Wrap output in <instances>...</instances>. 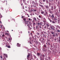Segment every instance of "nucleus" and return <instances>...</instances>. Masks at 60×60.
Listing matches in <instances>:
<instances>
[{
	"label": "nucleus",
	"mask_w": 60,
	"mask_h": 60,
	"mask_svg": "<svg viewBox=\"0 0 60 60\" xmlns=\"http://www.w3.org/2000/svg\"><path fill=\"white\" fill-rule=\"evenodd\" d=\"M30 59H33V56H32L30 57Z\"/></svg>",
	"instance_id": "473e14b6"
},
{
	"label": "nucleus",
	"mask_w": 60,
	"mask_h": 60,
	"mask_svg": "<svg viewBox=\"0 0 60 60\" xmlns=\"http://www.w3.org/2000/svg\"><path fill=\"white\" fill-rule=\"evenodd\" d=\"M10 46L9 45L8 46V48H10Z\"/></svg>",
	"instance_id": "c9c22d12"
},
{
	"label": "nucleus",
	"mask_w": 60,
	"mask_h": 60,
	"mask_svg": "<svg viewBox=\"0 0 60 60\" xmlns=\"http://www.w3.org/2000/svg\"><path fill=\"white\" fill-rule=\"evenodd\" d=\"M46 2L47 4H48L49 3V2H48V0H46Z\"/></svg>",
	"instance_id": "bb28decb"
},
{
	"label": "nucleus",
	"mask_w": 60,
	"mask_h": 60,
	"mask_svg": "<svg viewBox=\"0 0 60 60\" xmlns=\"http://www.w3.org/2000/svg\"><path fill=\"white\" fill-rule=\"evenodd\" d=\"M54 40H55V41H56V39H54Z\"/></svg>",
	"instance_id": "052dcab7"
},
{
	"label": "nucleus",
	"mask_w": 60,
	"mask_h": 60,
	"mask_svg": "<svg viewBox=\"0 0 60 60\" xmlns=\"http://www.w3.org/2000/svg\"><path fill=\"white\" fill-rule=\"evenodd\" d=\"M8 21H9V22H10V20H9V19L8 20Z\"/></svg>",
	"instance_id": "864d4df0"
},
{
	"label": "nucleus",
	"mask_w": 60,
	"mask_h": 60,
	"mask_svg": "<svg viewBox=\"0 0 60 60\" xmlns=\"http://www.w3.org/2000/svg\"><path fill=\"white\" fill-rule=\"evenodd\" d=\"M38 26H41V23L40 22H38Z\"/></svg>",
	"instance_id": "f03ea898"
},
{
	"label": "nucleus",
	"mask_w": 60,
	"mask_h": 60,
	"mask_svg": "<svg viewBox=\"0 0 60 60\" xmlns=\"http://www.w3.org/2000/svg\"><path fill=\"white\" fill-rule=\"evenodd\" d=\"M2 36L3 37H4V34H3L2 35Z\"/></svg>",
	"instance_id": "37998d69"
},
{
	"label": "nucleus",
	"mask_w": 60,
	"mask_h": 60,
	"mask_svg": "<svg viewBox=\"0 0 60 60\" xmlns=\"http://www.w3.org/2000/svg\"><path fill=\"white\" fill-rule=\"evenodd\" d=\"M19 33H21V34H22V31H20Z\"/></svg>",
	"instance_id": "58836bf2"
},
{
	"label": "nucleus",
	"mask_w": 60,
	"mask_h": 60,
	"mask_svg": "<svg viewBox=\"0 0 60 60\" xmlns=\"http://www.w3.org/2000/svg\"><path fill=\"white\" fill-rule=\"evenodd\" d=\"M36 6H34V7L35 8V7H36Z\"/></svg>",
	"instance_id": "e2e57ef3"
},
{
	"label": "nucleus",
	"mask_w": 60,
	"mask_h": 60,
	"mask_svg": "<svg viewBox=\"0 0 60 60\" xmlns=\"http://www.w3.org/2000/svg\"><path fill=\"white\" fill-rule=\"evenodd\" d=\"M27 23H28V22H29V21H27Z\"/></svg>",
	"instance_id": "49530a36"
},
{
	"label": "nucleus",
	"mask_w": 60,
	"mask_h": 60,
	"mask_svg": "<svg viewBox=\"0 0 60 60\" xmlns=\"http://www.w3.org/2000/svg\"><path fill=\"white\" fill-rule=\"evenodd\" d=\"M30 34H31V35H32V33H30Z\"/></svg>",
	"instance_id": "774afa93"
},
{
	"label": "nucleus",
	"mask_w": 60,
	"mask_h": 60,
	"mask_svg": "<svg viewBox=\"0 0 60 60\" xmlns=\"http://www.w3.org/2000/svg\"><path fill=\"white\" fill-rule=\"evenodd\" d=\"M34 11H36V10L35 9L34 10Z\"/></svg>",
	"instance_id": "5fc2aeb1"
},
{
	"label": "nucleus",
	"mask_w": 60,
	"mask_h": 60,
	"mask_svg": "<svg viewBox=\"0 0 60 60\" xmlns=\"http://www.w3.org/2000/svg\"><path fill=\"white\" fill-rule=\"evenodd\" d=\"M40 6H41V7H42V8H43V6L42 5H40Z\"/></svg>",
	"instance_id": "c756f323"
},
{
	"label": "nucleus",
	"mask_w": 60,
	"mask_h": 60,
	"mask_svg": "<svg viewBox=\"0 0 60 60\" xmlns=\"http://www.w3.org/2000/svg\"><path fill=\"white\" fill-rule=\"evenodd\" d=\"M52 23H55V22H54V21H52Z\"/></svg>",
	"instance_id": "c85d7f7f"
},
{
	"label": "nucleus",
	"mask_w": 60,
	"mask_h": 60,
	"mask_svg": "<svg viewBox=\"0 0 60 60\" xmlns=\"http://www.w3.org/2000/svg\"><path fill=\"white\" fill-rule=\"evenodd\" d=\"M8 45H6V47H8Z\"/></svg>",
	"instance_id": "0e129e2a"
},
{
	"label": "nucleus",
	"mask_w": 60,
	"mask_h": 60,
	"mask_svg": "<svg viewBox=\"0 0 60 60\" xmlns=\"http://www.w3.org/2000/svg\"><path fill=\"white\" fill-rule=\"evenodd\" d=\"M47 27H49V26H50L49 25V24H47Z\"/></svg>",
	"instance_id": "a211bd4d"
},
{
	"label": "nucleus",
	"mask_w": 60,
	"mask_h": 60,
	"mask_svg": "<svg viewBox=\"0 0 60 60\" xmlns=\"http://www.w3.org/2000/svg\"><path fill=\"white\" fill-rule=\"evenodd\" d=\"M37 55L38 56H40V54L39 53H37Z\"/></svg>",
	"instance_id": "9d476101"
},
{
	"label": "nucleus",
	"mask_w": 60,
	"mask_h": 60,
	"mask_svg": "<svg viewBox=\"0 0 60 60\" xmlns=\"http://www.w3.org/2000/svg\"><path fill=\"white\" fill-rule=\"evenodd\" d=\"M43 22H46V20H44L43 21Z\"/></svg>",
	"instance_id": "e433bc0d"
},
{
	"label": "nucleus",
	"mask_w": 60,
	"mask_h": 60,
	"mask_svg": "<svg viewBox=\"0 0 60 60\" xmlns=\"http://www.w3.org/2000/svg\"><path fill=\"white\" fill-rule=\"evenodd\" d=\"M43 36H44V37L45 36L44 35V34H43Z\"/></svg>",
	"instance_id": "338daca9"
},
{
	"label": "nucleus",
	"mask_w": 60,
	"mask_h": 60,
	"mask_svg": "<svg viewBox=\"0 0 60 60\" xmlns=\"http://www.w3.org/2000/svg\"><path fill=\"white\" fill-rule=\"evenodd\" d=\"M27 26H28H28H29V24H27Z\"/></svg>",
	"instance_id": "603ef678"
},
{
	"label": "nucleus",
	"mask_w": 60,
	"mask_h": 60,
	"mask_svg": "<svg viewBox=\"0 0 60 60\" xmlns=\"http://www.w3.org/2000/svg\"><path fill=\"white\" fill-rule=\"evenodd\" d=\"M56 31H57V32H60V30H56Z\"/></svg>",
	"instance_id": "5701e85b"
},
{
	"label": "nucleus",
	"mask_w": 60,
	"mask_h": 60,
	"mask_svg": "<svg viewBox=\"0 0 60 60\" xmlns=\"http://www.w3.org/2000/svg\"><path fill=\"white\" fill-rule=\"evenodd\" d=\"M30 54L29 53L28 54V56H27V58H30Z\"/></svg>",
	"instance_id": "7ed1b4c3"
},
{
	"label": "nucleus",
	"mask_w": 60,
	"mask_h": 60,
	"mask_svg": "<svg viewBox=\"0 0 60 60\" xmlns=\"http://www.w3.org/2000/svg\"><path fill=\"white\" fill-rule=\"evenodd\" d=\"M23 20H24V21H26V18H24L23 19Z\"/></svg>",
	"instance_id": "f704fd0d"
},
{
	"label": "nucleus",
	"mask_w": 60,
	"mask_h": 60,
	"mask_svg": "<svg viewBox=\"0 0 60 60\" xmlns=\"http://www.w3.org/2000/svg\"><path fill=\"white\" fill-rule=\"evenodd\" d=\"M49 15V17H50L51 16V15Z\"/></svg>",
	"instance_id": "13d9d810"
},
{
	"label": "nucleus",
	"mask_w": 60,
	"mask_h": 60,
	"mask_svg": "<svg viewBox=\"0 0 60 60\" xmlns=\"http://www.w3.org/2000/svg\"><path fill=\"white\" fill-rule=\"evenodd\" d=\"M10 40H11V39L10 38H9L8 39V40L7 39V41H10Z\"/></svg>",
	"instance_id": "72a5a7b5"
},
{
	"label": "nucleus",
	"mask_w": 60,
	"mask_h": 60,
	"mask_svg": "<svg viewBox=\"0 0 60 60\" xmlns=\"http://www.w3.org/2000/svg\"><path fill=\"white\" fill-rule=\"evenodd\" d=\"M53 37H55V35L54 34L53 35Z\"/></svg>",
	"instance_id": "de8ad7c7"
},
{
	"label": "nucleus",
	"mask_w": 60,
	"mask_h": 60,
	"mask_svg": "<svg viewBox=\"0 0 60 60\" xmlns=\"http://www.w3.org/2000/svg\"><path fill=\"white\" fill-rule=\"evenodd\" d=\"M28 20H29V21H32V19H31L30 18H29L28 19Z\"/></svg>",
	"instance_id": "f3484780"
},
{
	"label": "nucleus",
	"mask_w": 60,
	"mask_h": 60,
	"mask_svg": "<svg viewBox=\"0 0 60 60\" xmlns=\"http://www.w3.org/2000/svg\"><path fill=\"white\" fill-rule=\"evenodd\" d=\"M17 47H20V44H19V43H17Z\"/></svg>",
	"instance_id": "0eeeda50"
},
{
	"label": "nucleus",
	"mask_w": 60,
	"mask_h": 60,
	"mask_svg": "<svg viewBox=\"0 0 60 60\" xmlns=\"http://www.w3.org/2000/svg\"><path fill=\"white\" fill-rule=\"evenodd\" d=\"M25 23L26 25L27 24H28V23H27V21H25Z\"/></svg>",
	"instance_id": "9b49d317"
},
{
	"label": "nucleus",
	"mask_w": 60,
	"mask_h": 60,
	"mask_svg": "<svg viewBox=\"0 0 60 60\" xmlns=\"http://www.w3.org/2000/svg\"><path fill=\"white\" fill-rule=\"evenodd\" d=\"M45 13H46V14H44V15H45V16H46V15H47V14H48V13H47V12H46Z\"/></svg>",
	"instance_id": "6ab92c4d"
},
{
	"label": "nucleus",
	"mask_w": 60,
	"mask_h": 60,
	"mask_svg": "<svg viewBox=\"0 0 60 60\" xmlns=\"http://www.w3.org/2000/svg\"><path fill=\"white\" fill-rule=\"evenodd\" d=\"M43 2H44L45 1V0H43Z\"/></svg>",
	"instance_id": "3c124183"
},
{
	"label": "nucleus",
	"mask_w": 60,
	"mask_h": 60,
	"mask_svg": "<svg viewBox=\"0 0 60 60\" xmlns=\"http://www.w3.org/2000/svg\"><path fill=\"white\" fill-rule=\"evenodd\" d=\"M19 1H20V4H22V0H18Z\"/></svg>",
	"instance_id": "dca6fc26"
},
{
	"label": "nucleus",
	"mask_w": 60,
	"mask_h": 60,
	"mask_svg": "<svg viewBox=\"0 0 60 60\" xmlns=\"http://www.w3.org/2000/svg\"><path fill=\"white\" fill-rule=\"evenodd\" d=\"M22 5H23V4L21 3V6H22Z\"/></svg>",
	"instance_id": "09e8293b"
},
{
	"label": "nucleus",
	"mask_w": 60,
	"mask_h": 60,
	"mask_svg": "<svg viewBox=\"0 0 60 60\" xmlns=\"http://www.w3.org/2000/svg\"><path fill=\"white\" fill-rule=\"evenodd\" d=\"M56 36H58V35H57V34H56Z\"/></svg>",
	"instance_id": "a19ab883"
},
{
	"label": "nucleus",
	"mask_w": 60,
	"mask_h": 60,
	"mask_svg": "<svg viewBox=\"0 0 60 60\" xmlns=\"http://www.w3.org/2000/svg\"><path fill=\"white\" fill-rule=\"evenodd\" d=\"M41 13L42 14H44V12L42 11L41 12Z\"/></svg>",
	"instance_id": "2eb2a0df"
},
{
	"label": "nucleus",
	"mask_w": 60,
	"mask_h": 60,
	"mask_svg": "<svg viewBox=\"0 0 60 60\" xmlns=\"http://www.w3.org/2000/svg\"><path fill=\"white\" fill-rule=\"evenodd\" d=\"M42 40H43V41H44V40H45V39H44V38H43Z\"/></svg>",
	"instance_id": "4d7b16f0"
},
{
	"label": "nucleus",
	"mask_w": 60,
	"mask_h": 60,
	"mask_svg": "<svg viewBox=\"0 0 60 60\" xmlns=\"http://www.w3.org/2000/svg\"><path fill=\"white\" fill-rule=\"evenodd\" d=\"M5 35H10V34H9L8 33H6L5 34Z\"/></svg>",
	"instance_id": "1a4fd4ad"
},
{
	"label": "nucleus",
	"mask_w": 60,
	"mask_h": 60,
	"mask_svg": "<svg viewBox=\"0 0 60 60\" xmlns=\"http://www.w3.org/2000/svg\"><path fill=\"white\" fill-rule=\"evenodd\" d=\"M51 34H55V33H54L53 32H51Z\"/></svg>",
	"instance_id": "4be33fe9"
},
{
	"label": "nucleus",
	"mask_w": 60,
	"mask_h": 60,
	"mask_svg": "<svg viewBox=\"0 0 60 60\" xmlns=\"http://www.w3.org/2000/svg\"><path fill=\"white\" fill-rule=\"evenodd\" d=\"M42 56H43V57H45V55H42Z\"/></svg>",
	"instance_id": "4c0bfd02"
},
{
	"label": "nucleus",
	"mask_w": 60,
	"mask_h": 60,
	"mask_svg": "<svg viewBox=\"0 0 60 60\" xmlns=\"http://www.w3.org/2000/svg\"><path fill=\"white\" fill-rule=\"evenodd\" d=\"M42 25H40L39 26H39V27L40 28H42V27H41V26Z\"/></svg>",
	"instance_id": "aec40b11"
},
{
	"label": "nucleus",
	"mask_w": 60,
	"mask_h": 60,
	"mask_svg": "<svg viewBox=\"0 0 60 60\" xmlns=\"http://www.w3.org/2000/svg\"><path fill=\"white\" fill-rule=\"evenodd\" d=\"M32 23L33 24V26H35L36 25V23L35 22H34V21H32Z\"/></svg>",
	"instance_id": "f257e3e1"
},
{
	"label": "nucleus",
	"mask_w": 60,
	"mask_h": 60,
	"mask_svg": "<svg viewBox=\"0 0 60 60\" xmlns=\"http://www.w3.org/2000/svg\"><path fill=\"white\" fill-rule=\"evenodd\" d=\"M45 8H46V9H48L49 8V6H48V5L45 6Z\"/></svg>",
	"instance_id": "4468645a"
},
{
	"label": "nucleus",
	"mask_w": 60,
	"mask_h": 60,
	"mask_svg": "<svg viewBox=\"0 0 60 60\" xmlns=\"http://www.w3.org/2000/svg\"><path fill=\"white\" fill-rule=\"evenodd\" d=\"M51 8H53V6H52L51 7Z\"/></svg>",
	"instance_id": "69168bd1"
},
{
	"label": "nucleus",
	"mask_w": 60,
	"mask_h": 60,
	"mask_svg": "<svg viewBox=\"0 0 60 60\" xmlns=\"http://www.w3.org/2000/svg\"><path fill=\"white\" fill-rule=\"evenodd\" d=\"M24 16H22V17H21V18H24Z\"/></svg>",
	"instance_id": "bf43d9fd"
},
{
	"label": "nucleus",
	"mask_w": 60,
	"mask_h": 60,
	"mask_svg": "<svg viewBox=\"0 0 60 60\" xmlns=\"http://www.w3.org/2000/svg\"><path fill=\"white\" fill-rule=\"evenodd\" d=\"M33 56L34 58H36V56H35V55H34Z\"/></svg>",
	"instance_id": "b1692460"
},
{
	"label": "nucleus",
	"mask_w": 60,
	"mask_h": 60,
	"mask_svg": "<svg viewBox=\"0 0 60 60\" xmlns=\"http://www.w3.org/2000/svg\"><path fill=\"white\" fill-rule=\"evenodd\" d=\"M39 17L40 18H41V17L40 15H39Z\"/></svg>",
	"instance_id": "a18cd8bd"
},
{
	"label": "nucleus",
	"mask_w": 60,
	"mask_h": 60,
	"mask_svg": "<svg viewBox=\"0 0 60 60\" xmlns=\"http://www.w3.org/2000/svg\"><path fill=\"white\" fill-rule=\"evenodd\" d=\"M59 43H60V39H59Z\"/></svg>",
	"instance_id": "79ce46f5"
},
{
	"label": "nucleus",
	"mask_w": 60,
	"mask_h": 60,
	"mask_svg": "<svg viewBox=\"0 0 60 60\" xmlns=\"http://www.w3.org/2000/svg\"><path fill=\"white\" fill-rule=\"evenodd\" d=\"M48 19L49 20V21H50V22H52V20H51L49 19V18H48Z\"/></svg>",
	"instance_id": "393cba45"
},
{
	"label": "nucleus",
	"mask_w": 60,
	"mask_h": 60,
	"mask_svg": "<svg viewBox=\"0 0 60 60\" xmlns=\"http://www.w3.org/2000/svg\"><path fill=\"white\" fill-rule=\"evenodd\" d=\"M36 28L37 29H38V25L36 26Z\"/></svg>",
	"instance_id": "7c9ffc66"
},
{
	"label": "nucleus",
	"mask_w": 60,
	"mask_h": 60,
	"mask_svg": "<svg viewBox=\"0 0 60 60\" xmlns=\"http://www.w3.org/2000/svg\"><path fill=\"white\" fill-rule=\"evenodd\" d=\"M55 32H57V30H56L55 31Z\"/></svg>",
	"instance_id": "680f3d73"
},
{
	"label": "nucleus",
	"mask_w": 60,
	"mask_h": 60,
	"mask_svg": "<svg viewBox=\"0 0 60 60\" xmlns=\"http://www.w3.org/2000/svg\"><path fill=\"white\" fill-rule=\"evenodd\" d=\"M37 34L38 35H40V34H39V33H37Z\"/></svg>",
	"instance_id": "c03bdc74"
},
{
	"label": "nucleus",
	"mask_w": 60,
	"mask_h": 60,
	"mask_svg": "<svg viewBox=\"0 0 60 60\" xmlns=\"http://www.w3.org/2000/svg\"><path fill=\"white\" fill-rule=\"evenodd\" d=\"M44 34H47V33L46 32H45V31L44 32Z\"/></svg>",
	"instance_id": "ea45409f"
},
{
	"label": "nucleus",
	"mask_w": 60,
	"mask_h": 60,
	"mask_svg": "<svg viewBox=\"0 0 60 60\" xmlns=\"http://www.w3.org/2000/svg\"><path fill=\"white\" fill-rule=\"evenodd\" d=\"M33 20H35L36 22H37V19H36V18L35 17L33 18Z\"/></svg>",
	"instance_id": "20e7f679"
},
{
	"label": "nucleus",
	"mask_w": 60,
	"mask_h": 60,
	"mask_svg": "<svg viewBox=\"0 0 60 60\" xmlns=\"http://www.w3.org/2000/svg\"><path fill=\"white\" fill-rule=\"evenodd\" d=\"M54 20H56L57 19H56V17H55L54 18Z\"/></svg>",
	"instance_id": "a878e982"
},
{
	"label": "nucleus",
	"mask_w": 60,
	"mask_h": 60,
	"mask_svg": "<svg viewBox=\"0 0 60 60\" xmlns=\"http://www.w3.org/2000/svg\"><path fill=\"white\" fill-rule=\"evenodd\" d=\"M4 56H5L6 57H7H7L8 56H7V55L6 54H4Z\"/></svg>",
	"instance_id": "f8f14e48"
},
{
	"label": "nucleus",
	"mask_w": 60,
	"mask_h": 60,
	"mask_svg": "<svg viewBox=\"0 0 60 60\" xmlns=\"http://www.w3.org/2000/svg\"><path fill=\"white\" fill-rule=\"evenodd\" d=\"M49 12L50 13H53V11H51V10H49Z\"/></svg>",
	"instance_id": "ddd939ff"
},
{
	"label": "nucleus",
	"mask_w": 60,
	"mask_h": 60,
	"mask_svg": "<svg viewBox=\"0 0 60 60\" xmlns=\"http://www.w3.org/2000/svg\"><path fill=\"white\" fill-rule=\"evenodd\" d=\"M56 26V27H57V28H60V27L58 25H57V26Z\"/></svg>",
	"instance_id": "412c9836"
},
{
	"label": "nucleus",
	"mask_w": 60,
	"mask_h": 60,
	"mask_svg": "<svg viewBox=\"0 0 60 60\" xmlns=\"http://www.w3.org/2000/svg\"><path fill=\"white\" fill-rule=\"evenodd\" d=\"M44 48H46V45H44Z\"/></svg>",
	"instance_id": "cd10ccee"
},
{
	"label": "nucleus",
	"mask_w": 60,
	"mask_h": 60,
	"mask_svg": "<svg viewBox=\"0 0 60 60\" xmlns=\"http://www.w3.org/2000/svg\"><path fill=\"white\" fill-rule=\"evenodd\" d=\"M2 16L1 15H0V19L1 18H2Z\"/></svg>",
	"instance_id": "2f4dec72"
},
{
	"label": "nucleus",
	"mask_w": 60,
	"mask_h": 60,
	"mask_svg": "<svg viewBox=\"0 0 60 60\" xmlns=\"http://www.w3.org/2000/svg\"><path fill=\"white\" fill-rule=\"evenodd\" d=\"M51 17L52 18V19H53V18H54V15L52 14V16H51Z\"/></svg>",
	"instance_id": "6e6552de"
},
{
	"label": "nucleus",
	"mask_w": 60,
	"mask_h": 60,
	"mask_svg": "<svg viewBox=\"0 0 60 60\" xmlns=\"http://www.w3.org/2000/svg\"><path fill=\"white\" fill-rule=\"evenodd\" d=\"M50 27L51 28V29H52V30H53L54 31V30H55L54 29V27H53L51 26Z\"/></svg>",
	"instance_id": "39448f33"
},
{
	"label": "nucleus",
	"mask_w": 60,
	"mask_h": 60,
	"mask_svg": "<svg viewBox=\"0 0 60 60\" xmlns=\"http://www.w3.org/2000/svg\"><path fill=\"white\" fill-rule=\"evenodd\" d=\"M0 58H1V59H2V56H0Z\"/></svg>",
	"instance_id": "6e6d98bb"
},
{
	"label": "nucleus",
	"mask_w": 60,
	"mask_h": 60,
	"mask_svg": "<svg viewBox=\"0 0 60 60\" xmlns=\"http://www.w3.org/2000/svg\"><path fill=\"white\" fill-rule=\"evenodd\" d=\"M28 30H31L32 29V28H31L30 26H28Z\"/></svg>",
	"instance_id": "423d86ee"
},
{
	"label": "nucleus",
	"mask_w": 60,
	"mask_h": 60,
	"mask_svg": "<svg viewBox=\"0 0 60 60\" xmlns=\"http://www.w3.org/2000/svg\"><path fill=\"white\" fill-rule=\"evenodd\" d=\"M51 10H52V11H53V10H54V9H53V8H51Z\"/></svg>",
	"instance_id": "8fccbe9b"
}]
</instances>
